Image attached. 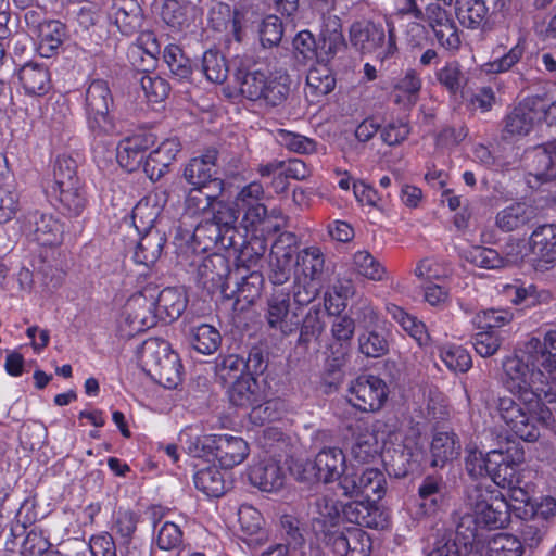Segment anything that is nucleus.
<instances>
[{
    "label": "nucleus",
    "instance_id": "393cba45",
    "mask_svg": "<svg viewBox=\"0 0 556 556\" xmlns=\"http://www.w3.org/2000/svg\"><path fill=\"white\" fill-rule=\"evenodd\" d=\"M161 17L170 28L182 31L188 29L198 17V10L188 0H165Z\"/></svg>",
    "mask_w": 556,
    "mask_h": 556
},
{
    "label": "nucleus",
    "instance_id": "680f3d73",
    "mask_svg": "<svg viewBox=\"0 0 556 556\" xmlns=\"http://www.w3.org/2000/svg\"><path fill=\"white\" fill-rule=\"evenodd\" d=\"M438 81L445 87L450 93H457L463 87V73L456 61L447 62L437 74Z\"/></svg>",
    "mask_w": 556,
    "mask_h": 556
},
{
    "label": "nucleus",
    "instance_id": "f257e3e1",
    "mask_svg": "<svg viewBox=\"0 0 556 556\" xmlns=\"http://www.w3.org/2000/svg\"><path fill=\"white\" fill-rule=\"evenodd\" d=\"M556 330L548 331L542 343L529 339L522 349L503 361V382L521 404L509 396L497 399L496 410L507 430L527 442L541 437L540 427L556 433Z\"/></svg>",
    "mask_w": 556,
    "mask_h": 556
},
{
    "label": "nucleus",
    "instance_id": "a18cd8bd",
    "mask_svg": "<svg viewBox=\"0 0 556 556\" xmlns=\"http://www.w3.org/2000/svg\"><path fill=\"white\" fill-rule=\"evenodd\" d=\"M439 357L453 372H466L472 366L469 352L460 345L445 343L439 346Z\"/></svg>",
    "mask_w": 556,
    "mask_h": 556
},
{
    "label": "nucleus",
    "instance_id": "0e129e2a",
    "mask_svg": "<svg viewBox=\"0 0 556 556\" xmlns=\"http://www.w3.org/2000/svg\"><path fill=\"white\" fill-rule=\"evenodd\" d=\"M323 309L320 306H312L304 320L301 328L300 340L302 342H308L312 338H318L324 329L325 323L321 320Z\"/></svg>",
    "mask_w": 556,
    "mask_h": 556
},
{
    "label": "nucleus",
    "instance_id": "052dcab7",
    "mask_svg": "<svg viewBox=\"0 0 556 556\" xmlns=\"http://www.w3.org/2000/svg\"><path fill=\"white\" fill-rule=\"evenodd\" d=\"M380 446L376 437L365 433L358 437L352 446V456L361 464L369 463L379 455Z\"/></svg>",
    "mask_w": 556,
    "mask_h": 556
},
{
    "label": "nucleus",
    "instance_id": "774afa93",
    "mask_svg": "<svg viewBox=\"0 0 556 556\" xmlns=\"http://www.w3.org/2000/svg\"><path fill=\"white\" fill-rule=\"evenodd\" d=\"M502 343L500 332L496 330L481 331L473 337V348L482 357L492 356L497 352Z\"/></svg>",
    "mask_w": 556,
    "mask_h": 556
},
{
    "label": "nucleus",
    "instance_id": "4be33fe9",
    "mask_svg": "<svg viewBox=\"0 0 556 556\" xmlns=\"http://www.w3.org/2000/svg\"><path fill=\"white\" fill-rule=\"evenodd\" d=\"M216 160V150H207L202 155L191 159L185 166L184 178L193 187L206 188L208 184L217 182L222 189V181L214 179Z\"/></svg>",
    "mask_w": 556,
    "mask_h": 556
},
{
    "label": "nucleus",
    "instance_id": "9d476101",
    "mask_svg": "<svg viewBox=\"0 0 556 556\" xmlns=\"http://www.w3.org/2000/svg\"><path fill=\"white\" fill-rule=\"evenodd\" d=\"M393 437L399 443L394 444L393 447L386 446L382 452V459L390 472L395 477H404L408 472L418 469L424 459V446L420 442V435L415 432L407 435L394 433Z\"/></svg>",
    "mask_w": 556,
    "mask_h": 556
},
{
    "label": "nucleus",
    "instance_id": "c756f323",
    "mask_svg": "<svg viewBox=\"0 0 556 556\" xmlns=\"http://www.w3.org/2000/svg\"><path fill=\"white\" fill-rule=\"evenodd\" d=\"M38 50L50 58L61 48L67 37L66 26L60 21H45L38 26Z\"/></svg>",
    "mask_w": 556,
    "mask_h": 556
},
{
    "label": "nucleus",
    "instance_id": "f8f14e48",
    "mask_svg": "<svg viewBox=\"0 0 556 556\" xmlns=\"http://www.w3.org/2000/svg\"><path fill=\"white\" fill-rule=\"evenodd\" d=\"M346 457L341 448L325 447L313 462H307L301 476L302 480L316 479L324 483L341 480L348 470Z\"/></svg>",
    "mask_w": 556,
    "mask_h": 556
},
{
    "label": "nucleus",
    "instance_id": "e433bc0d",
    "mask_svg": "<svg viewBox=\"0 0 556 556\" xmlns=\"http://www.w3.org/2000/svg\"><path fill=\"white\" fill-rule=\"evenodd\" d=\"M336 79L331 70L324 63L312 66L306 76V92L312 97L319 98L333 90Z\"/></svg>",
    "mask_w": 556,
    "mask_h": 556
},
{
    "label": "nucleus",
    "instance_id": "864d4df0",
    "mask_svg": "<svg viewBox=\"0 0 556 556\" xmlns=\"http://www.w3.org/2000/svg\"><path fill=\"white\" fill-rule=\"evenodd\" d=\"M418 494L424 514H433L442 500L441 481L434 477H427L420 484Z\"/></svg>",
    "mask_w": 556,
    "mask_h": 556
},
{
    "label": "nucleus",
    "instance_id": "ddd939ff",
    "mask_svg": "<svg viewBox=\"0 0 556 556\" xmlns=\"http://www.w3.org/2000/svg\"><path fill=\"white\" fill-rule=\"evenodd\" d=\"M523 462V452L518 446H508L505 451L489 452V477L497 486L519 483L518 467Z\"/></svg>",
    "mask_w": 556,
    "mask_h": 556
},
{
    "label": "nucleus",
    "instance_id": "79ce46f5",
    "mask_svg": "<svg viewBox=\"0 0 556 556\" xmlns=\"http://www.w3.org/2000/svg\"><path fill=\"white\" fill-rule=\"evenodd\" d=\"M355 293L352 280H337L325 294V308L330 315L340 314L348 305V301Z\"/></svg>",
    "mask_w": 556,
    "mask_h": 556
},
{
    "label": "nucleus",
    "instance_id": "ea45409f",
    "mask_svg": "<svg viewBox=\"0 0 556 556\" xmlns=\"http://www.w3.org/2000/svg\"><path fill=\"white\" fill-rule=\"evenodd\" d=\"M193 480L195 488L207 496L218 497L225 493L224 475L216 466L199 469Z\"/></svg>",
    "mask_w": 556,
    "mask_h": 556
},
{
    "label": "nucleus",
    "instance_id": "1a4fd4ad",
    "mask_svg": "<svg viewBox=\"0 0 556 556\" xmlns=\"http://www.w3.org/2000/svg\"><path fill=\"white\" fill-rule=\"evenodd\" d=\"M228 396L232 405L251 409L252 420L263 422L270 418V414H266L269 403L266 401L265 387L251 374L238 377L229 388Z\"/></svg>",
    "mask_w": 556,
    "mask_h": 556
},
{
    "label": "nucleus",
    "instance_id": "37998d69",
    "mask_svg": "<svg viewBox=\"0 0 556 556\" xmlns=\"http://www.w3.org/2000/svg\"><path fill=\"white\" fill-rule=\"evenodd\" d=\"M456 14L460 24L475 29L484 22L488 7L483 0H456Z\"/></svg>",
    "mask_w": 556,
    "mask_h": 556
},
{
    "label": "nucleus",
    "instance_id": "7ed1b4c3",
    "mask_svg": "<svg viewBox=\"0 0 556 556\" xmlns=\"http://www.w3.org/2000/svg\"><path fill=\"white\" fill-rule=\"evenodd\" d=\"M46 193L59 203L60 211L70 216H80L87 206L86 193L76 176V163L66 155L58 156L52 178L46 185Z\"/></svg>",
    "mask_w": 556,
    "mask_h": 556
},
{
    "label": "nucleus",
    "instance_id": "9b49d317",
    "mask_svg": "<svg viewBox=\"0 0 556 556\" xmlns=\"http://www.w3.org/2000/svg\"><path fill=\"white\" fill-rule=\"evenodd\" d=\"M346 397L351 405L362 412H377L388 397V387L379 377L359 376L351 381Z\"/></svg>",
    "mask_w": 556,
    "mask_h": 556
},
{
    "label": "nucleus",
    "instance_id": "f704fd0d",
    "mask_svg": "<svg viewBox=\"0 0 556 556\" xmlns=\"http://www.w3.org/2000/svg\"><path fill=\"white\" fill-rule=\"evenodd\" d=\"M113 20L125 35H132L142 24L141 8L134 0H119L114 5Z\"/></svg>",
    "mask_w": 556,
    "mask_h": 556
},
{
    "label": "nucleus",
    "instance_id": "e2e57ef3",
    "mask_svg": "<svg viewBox=\"0 0 556 556\" xmlns=\"http://www.w3.org/2000/svg\"><path fill=\"white\" fill-rule=\"evenodd\" d=\"M51 544L43 531L33 529L25 536L22 546V556H42L49 552Z\"/></svg>",
    "mask_w": 556,
    "mask_h": 556
},
{
    "label": "nucleus",
    "instance_id": "603ef678",
    "mask_svg": "<svg viewBox=\"0 0 556 556\" xmlns=\"http://www.w3.org/2000/svg\"><path fill=\"white\" fill-rule=\"evenodd\" d=\"M212 214V222L218 229L219 236L230 235L236 231L238 211L231 205L215 201Z\"/></svg>",
    "mask_w": 556,
    "mask_h": 556
},
{
    "label": "nucleus",
    "instance_id": "c9c22d12",
    "mask_svg": "<svg viewBox=\"0 0 556 556\" xmlns=\"http://www.w3.org/2000/svg\"><path fill=\"white\" fill-rule=\"evenodd\" d=\"M135 252L134 260L146 266L153 265L161 256L165 238L159 231H143Z\"/></svg>",
    "mask_w": 556,
    "mask_h": 556
},
{
    "label": "nucleus",
    "instance_id": "09e8293b",
    "mask_svg": "<svg viewBox=\"0 0 556 556\" xmlns=\"http://www.w3.org/2000/svg\"><path fill=\"white\" fill-rule=\"evenodd\" d=\"M217 197L204 192V188L193 187L185 199V214L201 217L210 214Z\"/></svg>",
    "mask_w": 556,
    "mask_h": 556
},
{
    "label": "nucleus",
    "instance_id": "c03bdc74",
    "mask_svg": "<svg viewBox=\"0 0 556 556\" xmlns=\"http://www.w3.org/2000/svg\"><path fill=\"white\" fill-rule=\"evenodd\" d=\"M293 250L275 244L270 258V280L274 285H283L290 277Z\"/></svg>",
    "mask_w": 556,
    "mask_h": 556
},
{
    "label": "nucleus",
    "instance_id": "dca6fc26",
    "mask_svg": "<svg viewBox=\"0 0 556 556\" xmlns=\"http://www.w3.org/2000/svg\"><path fill=\"white\" fill-rule=\"evenodd\" d=\"M343 494L349 497L376 496L380 500L386 493V477L377 468H361L359 485L356 486L351 478H342L339 482Z\"/></svg>",
    "mask_w": 556,
    "mask_h": 556
},
{
    "label": "nucleus",
    "instance_id": "a211bd4d",
    "mask_svg": "<svg viewBox=\"0 0 556 556\" xmlns=\"http://www.w3.org/2000/svg\"><path fill=\"white\" fill-rule=\"evenodd\" d=\"M252 485L263 492H276L282 488L286 472L278 462L266 458L254 463L248 473Z\"/></svg>",
    "mask_w": 556,
    "mask_h": 556
},
{
    "label": "nucleus",
    "instance_id": "58836bf2",
    "mask_svg": "<svg viewBox=\"0 0 556 556\" xmlns=\"http://www.w3.org/2000/svg\"><path fill=\"white\" fill-rule=\"evenodd\" d=\"M533 217V210L526 203H514L496 215V226L503 231H513L526 225Z\"/></svg>",
    "mask_w": 556,
    "mask_h": 556
},
{
    "label": "nucleus",
    "instance_id": "de8ad7c7",
    "mask_svg": "<svg viewBox=\"0 0 556 556\" xmlns=\"http://www.w3.org/2000/svg\"><path fill=\"white\" fill-rule=\"evenodd\" d=\"M163 60L177 79H188L191 76V61L179 46L174 43L167 45L163 51Z\"/></svg>",
    "mask_w": 556,
    "mask_h": 556
},
{
    "label": "nucleus",
    "instance_id": "473e14b6",
    "mask_svg": "<svg viewBox=\"0 0 556 556\" xmlns=\"http://www.w3.org/2000/svg\"><path fill=\"white\" fill-rule=\"evenodd\" d=\"M431 465L443 467L445 464L456 459L460 452V443L453 432H437L431 441Z\"/></svg>",
    "mask_w": 556,
    "mask_h": 556
},
{
    "label": "nucleus",
    "instance_id": "8fccbe9b",
    "mask_svg": "<svg viewBox=\"0 0 556 556\" xmlns=\"http://www.w3.org/2000/svg\"><path fill=\"white\" fill-rule=\"evenodd\" d=\"M341 510L338 501L332 495H323L315 502L313 519L326 529L337 523Z\"/></svg>",
    "mask_w": 556,
    "mask_h": 556
},
{
    "label": "nucleus",
    "instance_id": "4468645a",
    "mask_svg": "<svg viewBox=\"0 0 556 556\" xmlns=\"http://www.w3.org/2000/svg\"><path fill=\"white\" fill-rule=\"evenodd\" d=\"M527 262L539 271L556 265V225H543L532 232Z\"/></svg>",
    "mask_w": 556,
    "mask_h": 556
},
{
    "label": "nucleus",
    "instance_id": "c85d7f7f",
    "mask_svg": "<svg viewBox=\"0 0 556 556\" xmlns=\"http://www.w3.org/2000/svg\"><path fill=\"white\" fill-rule=\"evenodd\" d=\"M18 79L29 96H43L51 87L50 73L45 65L27 63L18 71Z\"/></svg>",
    "mask_w": 556,
    "mask_h": 556
},
{
    "label": "nucleus",
    "instance_id": "338daca9",
    "mask_svg": "<svg viewBox=\"0 0 556 556\" xmlns=\"http://www.w3.org/2000/svg\"><path fill=\"white\" fill-rule=\"evenodd\" d=\"M359 350L368 357H380L388 352V341L376 331L363 333L358 338Z\"/></svg>",
    "mask_w": 556,
    "mask_h": 556
},
{
    "label": "nucleus",
    "instance_id": "6e6d98bb",
    "mask_svg": "<svg viewBox=\"0 0 556 556\" xmlns=\"http://www.w3.org/2000/svg\"><path fill=\"white\" fill-rule=\"evenodd\" d=\"M202 71L207 80L222 84L228 75V67L223 55L218 52L208 50L203 54Z\"/></svg>",
    "mask_w": 556,
    "mask_h": 556
},
{
    "label": "nucleus",
    "instance_id": "a878e982",
    "mask_svg": "<svg viewBox=\"0 0 556 556\" xmlns=\"http://www.w3.org/2000/svg\"><path fill=\"white\" fill-rule=\"evenodd\" d=\"M35 240L41 245H58L62 242L63 225L52 214L35 212L29 216Z\"/></svg>",
    "mask_w": 556,
    "mask_h": 556
},
{
    "label": "nucleus",
    "instance_id": "7c9ffc66",
    "mask_svg": "<svg viewBox=\"0 0 556 556\" xmlns=\"http://www.w3.org/2000/svg\"><path fill=\"white\" fill-rule=\"evenodd\" d=\"M421 85V79L416 71H406L393 85V102L406 109L414 106L418 101Z\"/></svg>",
    "mask_w": 556,
    "mask_h": 556
},
{
    "label": "nucleus",
    "instance_id": "a19ab883",
    "mask_svg": "<svg viewBox=\"0 0 556 556\" xmlns=\"http://www.w3.org/2000/svg\"><path fill=\"white\" fill-rule=\"evenodd\" d=\"M243 216L239 227L251 237H265L269 232L267 208L265 205H254L248 208H241Z\"/></svg>",
    "mask_w": 556,
    "mask_h": 556
},
{
    "label": "nucleus",
    "instance_id": "423d86ee",
    "mask_svg": "<svg viewBox=\"0 0 556 556\" xmlns=\"http://www.w3.org/2000/svg\"><path fill=\"white\" fill-rule=\"evenodd\" d=\"M237 81L243 97L251 101L263 100L267 104L282 103L289 93L287 75H271L262 71H238Z\"/></svg>",
    "mask_w": 556,
    "mask_h": 556
},
{
    "label": "nucleus",
    "instance_id": "5fc2aeb1",
    "mask_svg": "<svg viewBox=\"0 0 556 556\" xmlns=\"http://www.w3.org/2000/svg\"><path fill=\"white\" fill-rule=\"evenodd\" d=\"M523 552L521 541L505 533L494 536L488 546V556H522Z\"/></svg>",
    "mask_w": 556,
    "mask_h": 556
},
{
    "label": "nucleus",
    "instance_id": "b1692460",
    "mask_svg": "<svg viewBox=\"0 0 556 556\" xmlns=\"http://www.w3.org/2000/svg\"><path fill=\"white\" fill-rule=\"evenodd\" d=\"M187 307V296L181 289L165 288L155 290V305L153 307L156 318L164 323L178 319Z\"/></svg>",
    "mask_w": 556,
    "mask_h": 556
},
{
    "label": "nucleus",
    "instance_id": "3c124183",
    "mask_svg": "<svg viewBox=\"0 0 556 556\" xmlns=\"http://www.w3.org/2000/svg\"><path fill=\"white\" fill-rule=\"evenodd\" d=\"M63 15L77 21L84 28H89L99 18L100 7L91 1L73 0Z\"/></svg>",
    "mask_w": 556,
    "mask_h": 556
},
{
    "label": "nucleus",
    "instance_id": "4c0bfd02",
    "mask_svg": "<svg viewBox=\"0 0 556 556\" xmlns=\"http://www.w3.org/2000/svg\"><path fill=\"white\" fill-rule=\"evenodd\" d=\"M216 434H201L197 429L186 428L179 434L184 448L192 457H207L213 454Z\"/></svg>",
    "mask_w": 556,
    "mask_h": 556
},
{
    "label": "nucleus",
    "instance_id": "2f4dec72",
    "mask_svg": "<svg viewBox=\"0 0 556 556\" xmlns=\"http://www.w3.org/2000/svg\"><path fill=\"white\" fill-rule=\"evenodd\" d=\"M187 340L189 345L198 353L211 355L218 350L222 337L215 327L208 324H200L189 328Z\"/></svg>",
    "mask_w": 556,
    "mask_h": 556
},
{
    "label": "nucleus",
    "instance_id": "bf43d9fd",
    "mask_svg": "<svg viewBox=\"0 0 556 556\" xmlns=\"http://www.w3.org/2000/svg\"><path fill=\"white\" fill-rule=\"evenodd\" d=\"M140 85L149 102L157 103L164 100L169 91L168 84L159 76L140 74Z\"/></svg>",
    "mask_w": 556,
    "mask_h": 556
},
{
    "label": "nucleus",
    "instance_id": "cd10ccee",
    "mask_svg": "<svg viewBox=\"0 0 556 556\" xmlns=\"http://www.w3.org/2000/svg\"><path fill=\"white\" fill-rule=\"evenodd\" d=\"M351 43L364 52L376 51L384 42V29L371 22H355L350 28Z\"/></svg>",
    "mask_w": 556,
    "mask_h": 556
},
{
    "label": "nucleus",
    "instance_id": "f03ea898",
    "mask_svg": "<svg viewBox=\"0 0 556 556\" xmlns=\"http://www.w3.org/2000/svg\"><path fill=\"white\" fill-rule=\"evenodd\" d=\"M509 521L506 496L491 485L469 486L465 500V513L457 525L458 535L472 540L486 529L503 528Z\"/></svg>",
    "mask_w": 556,
    "mask_h": 556
},
{
    "label": "nucleus",
    "instance_id": "69168bd1",
    "mask_svg": "<svg viewBox=\"0 0 556 556\" xmlns=\"http://www.w3.org/2000/svg\"><path fill=\"white\" fill-rule=\"evenodd\" d=\"M277 141L296 153H311L315 151V142L312 139L286 129L278 130Z\"/></svg>",
    "mask_w": 556,
    "mask_h": 556
},
{
    "label": "nucleus",
    "instance_id": "72a5a7b5",
    "mask_svg": "<svg viewBox=\"0 0 556 556\" xmlns=\"http://www.w3.org/2000/svg\"><path fill=\"white\" fill-rule=\"evenodd\" d=\"M351 270L370 281L388 279L386 267L368 250H358L353 253Z\"/></svg>",
    "mask_w": 556,
    "mask_h": 556
},
{
    "label": "nucleus",
    "instance_id": "6e6552de",
    "mask_svg": "<svg viewBox=\"0 0 556 556\" xmlns=\"http://www.w3.org/2000/svg\"><path fill=\"white\" fill-rule=\"evenodd\" d=\"M113 97L105 80H92L85 97V111L89 129L96 136L111 135L115 125L110 115Z\"/></svg>",
    "mask_w": 556,
    "mask_h": 556
},
{
    "label": "nucleus",
    "instance_id": "0eeeda50",
    "mask_svg": "<svg viewBox=\"0 0 556 556\" xmlns=\"http://www.w3.org/2000/svg\"><path fill=\"white\" fill-rule=\"evenodd\" d=\"M155 288L146 287L127 300L119 320L123 337H134L155 324Z\"/></svg>",
    "mask_w": 556,
    "mask_h": 556
},
{
    "label": "nucleus",
    "instance_id": "f3484780",
    "mask_svg": "<svg viewBox=\"0 0 556 556\" xmlns=\"http://www.w3.org/2000/svg\"><path fill=\"white\" fill-rule=\"evenodd\" d=\"M154 144L152 135L139 134L122 140L117 147V162L128 172L143 167L147 151Z\"/></svg>",
    "mask_w": 556,
    "mask_h": 556
},
{
    "label": "nucleus",
    "instance_id": "49530a36",
    "mask_svg": "<svg viewBox=\"0 0 556 556\" xmlns=\"http://www.w3.org/2000/svg\"><path fill=\"white\" fill-rule=\"evenodd\" d=\"M320 38L323 49L327 54H334L345 46L341 31V22L337 15L323 17Z\"/></svg>",
    "mask_w": 556,
    "mask_h": 556
},
{
    "label": "nucleus",
    "instance_id": "39448f33",
    "mask_svg": "<svg viewBox=\"0 0 556 556\" xmlns=\"http://www.w3.org/2000/svg\"><path fill=\"white\" fill-rule=\"evenodd\" d=\"M325 279V256L321 250L308 247L299 251L294 268V303L299 306L311 303L319 294Z\"/></svg>",
    "mask_w": 556,
    "mask_h": 556
},
{
    "label": "nucleus",
    "instance_id": "20e7f679",
    "mask_svg": "<svg viewBox=\"0 0 556 556\" xmlns=\"http://www.w3.org/2000/svg\"><path fill=\"white\" fill-rule=\"evenodd\" d=\"M142 369L167 389L177 388L182 381V365L170 344L159 338L147 339L137 351Z\"/></svg>",
    "mask_w": 556,
    "mask_h": 556
},
{
    "label": "nucleus",
    "instance_id": "5701e85b",
    "mask_svg": "<svg viewBox=\"0 0 556 556\" xmlns=\"http://www.w3.org/2000/svg\"><path fill=\"white\" fill-rule=\"evenodd\" d=\"M167 198L164 191H155L141 199L132 210V224L138 231H153Z\"/></svg>",
    "mask_w": 556,
    "mask_h": 556
},
{
    "label": "nucleus",
    "instance_id": "2eb2a0df",
    "mask_svg": "<svg viewBox=\"0 0 556 556\" xmlns=\"http://www.w3.org/2000/svg\"><path fill=\"white\" fill-rule=\"evenodd\" d=\"M299 307H291L290 293L286 290L274 291L267 299L265 319L268 326L282 334L292 333L299 326Z\"/></svg>",
    "mask_w": 556,
    "mask_h": 556
},
{
    "label": "nucleus",
    "instance_id": "412c9836",
    "mask_svg": "<svg viewBox=\"0 0 556 556\" xmlns=\"http://www.w3.org/2000/svg\"><path fill=\"white\" fill-rule=\"evenodd\" d=\"M250 447L245 440L231 434H216L213 454L224 468H233L249 456Z\"/></svg>",
    "mask_w": 556,
    "mask_h": 556
},
{
    "label": "nucleus",
    "instance_id": "4d7b16f0",
    "mask_svg": "<svg viewBox=\"0 0 556 556\" xmlns=\"http://www.w3.org/2000/svg\"><path fill=\"white\" fill-rule=\"evenodd\" d=\"M139 517L127 509H118L114 516L112 531L123 544H128L137 529Z\"/></svg>",
    "mask_w": 556,
    "mask_h": 556
},
{
    "label": "nucleus",
    "instance_id": "bb28decb",
    "mask_svg": "<svg viewBox=\"0 0 556 556\" xmlns=\"http://www.w3.org/2000/svg\"><path fill=\"white\" fill-rule=\"evenodd\" d=\"M541 118V111L533 109L528 102L519 103L505 118L504 131L510 137L528 135Z\"/></svg>",
    "mask_w": 556,
    "mask_h": 556
},
{
    "label": "nucleus",
    "instance_id": "aec40b11",
    "mask_svg": "<svg viewBox=\"0 0 556 556\" xmlns=\"http://www.w3.org/2000/svg\"><path fill=\"white\" fill-rule=\"evenodd\" d=\"M180 150L181 144L177 138L162 141L157 148L150 151L144 161L143 170L147 176L153 181L163 177Z\"/></svg>",
    "mask_w": 556,
    "mask_h": 556
},
{
    "label": "nucleus",
    "instance_id": "13d9d810",
    "mask_svg": "<svg viewBox=\"0 0 556 556\" xmlns=\"http://www.w3.org/2000/svg\"><path fill=\"white\" fill-rule=\"evenodd\" d=\"M182 541V530L175 522L165 521L156 531V545L162 551L178 549Z\"/></svg>",
    "mask_w": 556,
    "mask_h": 556
},
{
    "label": "nucleus",
    "instance_id": "6ab92c4d",
    "mask_svg": "<svg viewBox=\"0 0 556 556\" xmlns=\"http://www.w3.org/2000/svg\"><path fill=\"white\" fill-rule=\"evenodd\" d=\"M530 160L528 184L533 187L532 179L545 182L556 179V141L535 148L528 155Z\"/></svg>",
    "mask_w": 556,
    "mask_h": 556
}]
</instances>
